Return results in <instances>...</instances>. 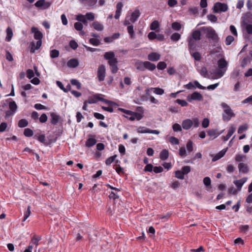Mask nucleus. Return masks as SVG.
Here are the masks:
<instances>
[{
	"mask_svg": "<svg viewBox=\"0 0 252 252\" xmlns=\"http://www.w3.org/2000/svg\"><path fill=\"white\" fill-rule=\"evenodd\" d=\"M32 32L34 33V37L35 39L38 40L36 42V47H34V42L31 43V52L33 53L36 50L38 49L42 44V38L43 34L41 32H40L37 28L35 27L32 28Z\"/></svg>",
	"mask_w": 252,
	"mask_h": 252,
	"instance_id": "nucleus-1",
	"label": "nucleus"
},
{
	"mask_svg": "<svg viewBox=\"0 0 252 252\" xmlns=\"http://www.w3.org/2000/svg\"><path fill=\"white\" fill-rule=\"evenodd\" d=\"M59 130H60L59 129ZM61 132H59L58 133L55 134V137H51L50 136L47 137V139H45L44 134L38 135V134H35L33 136L34 139H37L39 142L43 143L45 146H48L54 143L57 140L58 137L60 136L62 132V130H61Z\"/></svg>",
	"mask_w": 252,
	"mask_h": 252,
	"instance_id": "nucleus-2",
	"label": "nucleus"
},
{
	"mask_svg": "<svg viewBox=\"0 0 252 252\" xmlns=\"http://www.w3.org/2000/svg\"><path fill=\"white\" fill-rule=\"evenodd\" d=\"M205 34L206 37L208 38L211 39L215 42H218L219 41V37L215 30L212 27H203L201 28Z\"/></svg>",
	"mask_w": 252,
	"mask_h": 252,
	"instance_id": "nucleus-3",
	"label": "nucleus"
},
{
	"mask_svg": "<svg viewBox=\"0 0 252 252\" xmlns=\"http://www.w3.org/2000/svg\"><path fill=\"white\" fill-rule=\"evenodd\" d=\"M201 39V32L198 30L192 32L191 36L189 38V49H193L194 46V40H199Z\"/></svg>",
	"mask_w": 252,
	"mask_h": 252,
	"instance_id": "nucleus-4",
	"label": "nucleus"
},
{
	"mask_svg": "<svg viewBox=\"0 0 252 252\" xmlns=\"http://www.w3.org/2000/svg\"><path fill=\"white\" fill-rule=\"evenodd\" d=\"M223 108L224 113L222 114L223 119L224 121H229L230 119L234 116L231 108L226 103H222L221 104Z\"/></svg>",
	"mask_w": 252,
	"mask_h": 252,
	"instance_id": "nucleus-5",
	"label": "nucleus"
},
{
	"mask_svg": "<svg viewBox=\"0 0 252 252\" xmlns=\"http://www.w3.org/2000/svg\"><path fill=\"white\" fill-rule=\"evenodd\" d=\"M228 10V6L226 3L216 2L213 7V11L214 13L225 12Z\"/></svg>",
	"mask_w": 252,
	"mask_h": 252,
	"instance_id": "nucleus-6",
	"label": "nucleus"
},
{
	"mask_svg": "<svg viewBox=\"0 0 252 252\" xmlns=\"http://www.w3.org/2000/svg\"><path fill=\"white\" fill-rule=\"evenodd\" d=\"M143 115L141 113H137L135 112H132L130 111L129 113L127 115L125 116V117L130 121H139L142 119Z\"/></svg>",
	"mask_w": 252,
	"mask_h": 252,
	"instance_id": "nucleus-7",
	"label": "nucleus"
},
{
	"mask_svg": "<svg viewBox=\"0 0 252 252\" xmlns=\"http://www.w3.org/2000/svg\"><path fill=\"white\" fill-rule=\"evenodd\" d=\"M104 58L108 61V63H117V59L115 57V54L113 52H106L104 55Z\"/></svg>",
	"mask_w": 252,
	"mask_h": 252,
	"instance_id": "nucleus-8",
	"label": "nucleus"
},
{
	"mask_svg": "<svg viewBox=\"0 0 252 252\" xmlns=\"http://www.w3.org/2000/svg\"><path fill=\"white\" fill-rule=\"evenodd\" d=\"M97 77L100 81H103L105 77V67L102 64L99 66L97 70Z\"/></svg>",
	"mask_w": 252,
	"mask_h": 252,
	"instance_id": "nucleus-9",
	"label": "nucleus"
},
{
	"mask_svg": "<svg viewBox=\"0 0 252 252\" xmlns=\"http://www.w3.org/2000/svg\"><path fill=\"white\" fill-rule=\"evenodd\" d=\"M199 121L198 118H193L192 120L187 119L183 122L182 126H192L193 125L198 126Z\"/></svg>",
	"mask_w": 252,
	"mask_h": 252,
	"instance_id": "nucleus-10",
	"label": "nucleus"
},
{
	"mask_svg": "<svg viewBox=\"0 0 252 252\" xmlns=\"http://www.w3.org/2000/svg\"><path fill=\"white\" fill-rule=\"evenodd\" d=\"M145 127H138L137 132L140 133H149L155 134H158L159 131L157 130H151L149 128L144 129Z\"/></svg>",
	"mask_w": 252,
	"mask_h": 252,
	"instance_id": "nucleus-11",
	"label": "nucleus"
},
{
	"mask_svg": "<svg viewBox=\"0 0 252 252\" xmlns=\"http://www.w3.org/2000/svg\"><path fill=\"white\" fill-rule=\"evenodd\" d=\"M50 5L51 2L46 1L45 0H39L35 3L36 7H42L43 9L48 8Z\"/></svg>",
	"mask_w": 252,
	"mask_h": 252,
	"instance_id": "nucleus-12",
	"label": "nucleus"
},
{
	"mask_svg": "<svg viewBox=\"0 0 252 252\" xmlns=\"http://www.w3.org/2000/svg\"><path fill=\"white\" fill-rule=\"evenodd\" d=\"M202 99V95L197 92H194L192 94L189 95L187 97V99L189 101H191L192 100H200Z\"/></svg>",
	"mask_w": 252,
	"mask_h": 252,
	"instance_id": "nucleus-13",
	"label": "nucleus"
},
{
	"mask_svg": "<svg viewBox=\"0 0 252 252\" xmlns=\"http://www.w3.org/2000/svg\"><path fill=\"white\" fill-rule=\"evenodd\" d=\"M228 65L227 62L224 59L221 58L218 61V65L219 69L225 70L226 71V68Z\"/></svg>",
	"mask_w": 252,
	"mask_h": 252,
	"instance_id": "nucleus-14",
	"label": "nucleus"
},
{
	"mask_svg": "<svg viewBox=\"0 0 252 252\" xmlns=\"http://www.w3.org/2000/svg\"><path fill=\"white\" fill-rule=\"evenodd\" d=\"M160 55L156 52H153L148 55V59L153 62H156L159 60Z\"/></svg>",
	"mask_w": 252,
	"mask_h": 252,
	"instance_id": "nucleus-15",
	"label": "nucleus"
},
{
	"mask_svg": "<svg viewBox=\"0 0 252 252\" xmlns=\"http://www.w3.org/2000/svg\"><path fill=\"white\" fill-rule=\"evenodd\" d=\"M140 15V12L138 9L135 10L131 14L130 21L132 23L135 22L139 18Z\"/></svg>",
	"mask_w": 252,
	"mask_h": 252,
	"instance_id": "nucleus-16",
	"label": "nucleus"
},
{
	"mask_svg": "<svg viewBox=\"0 0 252 252\" xmlns=\"http://www.w3.org/2000/svg\"><path fill=\"white\" fill-rule=\"evenodd\" d=\"M225 71L224 70H222L221 69H219L216 71H215L213 74L211 78L213 79H217L220 78L222 77L224 74L225 73Z\"/></svg>",
	"mask_w": 252,
	"mask_h": 252,
	"instance_id": "nucleus-17",
	"label": "nucleus"
},
{
	"mask_svg": "<svg viewBox=\"0 0 252 252\" xmlns=\"http://www.w3.org/2000/svg\"><path fill=\"white\" fill-rule=\"evenodd\" d=\"M246 181H247V178H243L240 180L234 181L233 182V183L235 185V186L237 187L238 190H240L241 189V188H242L243 185L246 182Z\"/></svg>",
	"mask_w": 252,
	"mask_h": 252,
	"instance_id": "nucleus-18",
	"label": "nucleus"
},
{
	"mask_svg": "<svg viewBox=\"0 0 252 252\" xmlns=\"http://www.w3.org/2000/svg\"><path fill=\"white\" fill-rule=\"evenodd\" d=\"M238 168L239 172L243 173H247L249 171L247 165L243 162H241L238 164Z\"/></svg>",
	"mask_w": 252,
	"mask_h": 252,
	"instance_id": "nucleus-19",
	"label": "nucleus"
},
{
	"mask_svg": "<svg viewBox=\"0 0 252 252\" xmlns=\"http://www.w3.org/2000/svg\"><path fill=\"white\" fill-rule=\"evenodd\" d=\"M50 116L51 123L54 125H56L60 119V116L54 112L51 113Z\"/></svg>",
	"mask_w": 252,
	"mask_h": 252,
	"instance_id": "nucleus-20",
	"label": "nucleus"
},
{
	"mask_svg": "<svg viewBox=\"0 0 252 252\" xmlns=\"http://www.w3.org/2000/svg\"><path fill=\"white\" fill-rule=\"evenodd\" d=\"M169 152L166 149L162 150L159 154V158L161 160H165L169 157Z\"/></svg>",
	"mask_w": 252,
	"mask_h": 252,
	"instance_id": "nucleus-21",
	"label": "nucleus"
},
{
	"mask_svg": "<svg viewBox=\"0 0 252 252\" xmlns=\"http://www.w3.org/2000/svg\"><path fill=\"white\" fill-rule=\"evenodd\" d=\"M222 131H219L217 129H211L208 131V134L210 136H214L215 138L220 135Z\"/></svg>",
	"mask_w": 252,
	"mask_h": 252,
	"instance_id": "nucleus-22",
	"label": "nucleus"
},
{
	"mask_svg": "<svg viewBox=\"0 0 252 252\" xmlns=\"http://www.w3.org/2000/svg\"><path fill=\"white\" fill-rule=\"evenodd\" d=\"M123 7V4L122 2H118L116 6V14L115 15V18L116 19H118L119 18L120 16V14L121 13L122 8Z\"/></svg>",
	"mask_w": 252,
	"mask_h": 252,
	"instance_id": "nucleus-23",
	"label": "nucleus"
},
{
	"mask_svg": "<svg viewBox=\"0 0 252 252\" xmlns=\"http://www.w3.org/2000/svg\"><path fill=\"white\" fill-rule=\"evenodd\" d=\"M226 152V149H223L221 151H220L219 153L216 155L213 158L212 161H215L221 158L222 157L224 156Z\"/></svg>",
	"mask_w": 252,
	"mask_h": 252,
	"instance_id": "nucleus-24",
	"label": "nucleus"
},
{
	"mask_svg": "<svg viewBox=\"0 0 252 252\" xmlns=\"http://www.w3.org/2000/svg\"><path fill=\"white\" fill-rule=\"evenodd\" d=\"M235 128L234 127H230L228 130V133L226 136H223L222 139L224 141L228 140L229 138L232 136L233 133L235 132Z\"/></svg>",
	"mask_w": 252,
	"mask_h": 252,
	"instance_id": "nucleus-25",
	"label": "nucleus"
},
{
	"mask_svg": "<svg viewBox=\"0 0 252 252\" xmlns=\"http://www.w3.org/2000/svg\"><path fill=\"white\" fill-rule=\"evenodd\" d=\"M67 64L68 67L74 68L78 65L79 62L77 60L73 59L68 61Z\"/></svg>",
	"mask_w": 252,
	"mask_h": 252,
	"instance_id": "nucleus-26",
	"label": "nucleus"
},
{
	"mask_svg": "<svg viewBox=\"0 0 252 252\" xmlns=\"http://www.w3.org/2000/svg\"><path fill=\"white\" fill-rule=\"evenodd\" d=\"M92 26L96 31H102L103 30V25L98 22L95 21L93 23Z\"/></svg>",
	"mask_w": 252,
	"mask_h": 252,
	"instance_id": "nucleus-27",
	"label": "nucleus"
},
{
	"mask_svg": "<svg viewBox=\"0 0 252 252\" xmlns=\"http://www.w3.org/2000/svg\"><path fill=\"white\" fill-rule=\"evenodd\" d=\"M96 143V140L93 138H90L87 140L86 142V146L87 147H91L94 145Z\"/></svg>",
	"mask_w": 252,
	"mask_h": 252,
	"instance_id": "nucleus-28",
	"label": "nucleus"
},
{
	"mask_svg": "<svg viewBox=\"0 0 252 252\" xmlns=\"http://www.w3.org/2000/svg\"><path fill=\"white\" fill-rule=\"evenodd\" d=\"M156 65L149 62H145V69L146 68L150 70H154L156 68Z\"/></svg>",
	"mask_w": 252,
	"mask_h": 252,
	"instance_id": "nucleus-29",
	"label": "nucleus"
},
{
	"mask_svg": "<svg viewBox=\"0 0 252 252\" xmlns=\"http://www.w3.org/2000/svg\"><path fill=\"white\" fill-rule=\"evenodd\" d=\"M82 3H87L89 6H93L94 5L97 0H79Z\"/></svg>",
	"mask_w": 252,
	"mask_h": 252,
	"instance_id": "nucleus-30",
	"label": "nucleus"
},
{
	"mask_svg": "<svg viewBox=\"0 0 252 252\" xmlns=\"http://www.w3.org/2000/svg\"><path fill=\"white\" fill-rule=\"evenodd\" d=\"M135 66L138 70L144 71L145 70V62L138 61L135 63Z\"/></svg>",
	"mask_w": 252,
	"mask_h": 252,
	"instance_id": "nucleus-31",
	"label": "nucleus"
},
{
	"mask_svg": "<svg viewBox=\"0 0 252 252\" xmlns=\"http://www.w3.org/2000/svg\"><path fill=\"white\" fill-rule=\"evenodd\" d=\"M6 33H7V36L6 37V39L8 41H9L11 40L12 37L13 36V32H12V30L11 28L8 27L7 28Z\"/></svg>",
	"mask_w": 252,
	"mask_h": 252,
	"instance_id": "nucleus-32",
	"label": "nucleus"
},
{
	"mask_svg": "<svg viewBox=\"0 0 252 252\" xmlns=\"http://www.w3.org/2000/svg\"><path fill=\"white\" fill-rule=\"evenodd\" d=\"M243 28L248 34H252V25L245 23L243 25Z\"/></svg>",
	"mask_w": 252,
	"mask_h": 252,
	"instance_id": "nucleus-33",
	"label": "nucleus"
},
{
	"mask_svg": "<svg viewBox=\"0 0 252 252\" xmlns=\"http://www.w3.org/2000/svg\"><path fill=\"white\" fill-rule=\"evenodd\" d=\"M159 26V22L157 21H154L150 25V29L152 31H156Z\"/></svg>",
	"mask_w": 252,
	"mask_h": 252,
	"instance_id": "nucleus-34",
	"label": "nucleus"
},
{
	"mask_svg": "<svg viewBox=\"0 0 252 252\" xmlns=\"http://www.w3.org/2000/svg\"><path fill=\"white\" fill-rule=\"evenodd\" d=\"M90 43L94 45V46H98L100 44V41L99 39L97 38H92L89 40Z\"/></svg>",
	"mask_w": 252,
	"mask_h": 252,
	"instance_id": "nucleus-35",
	"label": "nucleus"
},
{
	"mask_svg": "<svg viewBox=\"0 0 252 252\" xmlns=\"http://www.w3.org/2000/svg\"><path fill=\"white\" fill-rule=\"evenodd\" d=\"M175 177L179 179L183 180L184 179V172L182 170H177L175 172Z\"/></svg>",
	"mask_w": 252,
	"mask_h": 252,
	"instance_id": "nucleus-36",
	"label": "nucleus"
},
{
	"mask_svg": "<svg viewBox=\"0 0 252 252\" xmlns=\"http://www.w3.org/2000/svg\"><path fill=\"white\" fill-rule=\"evenodd\" d=\"M116 157L117 155H115L113 156H111L107 158L105 160V164L107 165H110L115 160Z\"/></svg>",
	"mask_w": 252,
	"mask_h": 252,
	"instance_id": "nucleus-37",
	"label": "nucleus"
},
{
	"mask_svg": "<svg viewBox=\"0 0 252 252\" xmlns=\"http://www.w3.org/2000/svg\"><path fill=\"white\" fill-rule=\"evenodd\" d=\"M182 28V25L178 22H175L172 24V28L176 31H179Z\"/></svg>",
	"mask_w": 252,
	"mask_h": 252,
	"instance_id": "nucleus-38",
	"label": "nucleus"
},
{
	"mask_svg": "<svg viewBox=\"0 0 252 252\" xmlns=\"http://www.w3.org/2000/svg\"><path fill=\"white\" fill-rule=\"evenodd\" d=\"M33 131L29 128H25L24 130V134L26 137H31L33 135Z\"/></svg>",
	"mask_w": 252,
	"mask_h": 252,
	"instance_id": "nucleus-39",
	"label": "nucleus"
},
{
	"mask_svg": "<svg viewBox=\"0 0 252 252\" xmlns=\"http://www.w3.org/2000/svg\"><path fill=\"white\" fill-rule=\"evenodd\" d=\"M199 72L201 74V75L204 77H206L208 74V70L206 67H202L200 69Z\"/></svg>",
	"mask_w": 252,
	"mask_h": 252,
	"instance_id": "nucleus-40",
	"label": "nucleus"
},
{
	"mask_svg": "<svg viewBox=\"0 0 252 252\" xmlns=\"http://www.w3.org/2000/svg\"><path fill=\"white\" fill-rule=\"evenodd\" d=\"M59 56V51L57 50H52L50 52V57L52 58H55L58 57Z\"/></svg>",
	"mask_w": 252,
	"mask_h": 252,
	"instance_id": "nucleus-41",
	"label": "nucleus"
},
{
	"mask_svg": "<svg viewBox=\"0 0 252 252\" xmlns=\"http://www.w3.org/2000/svg\"><path fill=\"white\" fill-rule=\"evenodd\" d=\"M169 141L173 145H178L180 143L179 139L174 136L170 137Z\"/></svg>",
	"mask_w": 252,
	"mask_h": 252,
	"instance_id": "nucleus-42",
	"label": "nucleus"
},
{
	"mask_svg": "<svg viewBox=\"0 0 252 252\" xmlns=\"http://www.w3.org/2000/svg\"><path fill=\"white\" fill-rule=\"evenodd\" d=\"M181 38V35L180 34L178 33H174L172 34L171 36V39L173 41H178Z\"/></svg>",
	"mask_w": 252,
	"mask_h": 252,
	"instance_id": "nucleus-43",
	"label": "nucleus"
},
{
	"mask_svg": "<svg viewBox=\"0 0 252 252\" xmlns=\"http://www.w3.org/2000/svg\"><path fill=\"white\" fill-rule=\"evenodd\" d=\"M234 40V38L232 36L228 35L226 37L225 43L227 45H229Z\"/></svg>",
	"mask_w": 252,
	"mask_h": 252,
	"instance_id": "nucleus-44",
	"label": "nucleus"
},
{
	"mask_svg": "<svg viewBox=\"0 0 252 252\" xmlns=\"http://www.w3.org/2000/svg\"><path fill=\"white\" fill-rule=\"evenodd\" d=\"M127 32L130 34L131 38H134V34L133 31V26L132 25H129L127 27Z\"/></svg>",
	"mask_w": 252,
	"mask_h": 252,
	"instance_id": "nucleus-45",
	"label": "nucleus"
},
{
	"mask_svg": "<svg viewBox=\"0 0 252 252\" xmlns=\"http://www.w3.org/2000/svg\"><path fill=\"white\" fill-rule=\"evenodd\" d=\"M74 28L78 31H81L83 30V26L82 24L80 22H76L74 24Z\"/></svg>",
	"mask_w": 252,
	"mask_h": 252,
	"instance_id": "nucleus-46",
	"label": "nucleus"
},
{
	"mask_svg": "<svg viewBox=\"0 0 252 252\" xmlns=\"http://www.w3.org/2000/svg\"><path fill=\"white\" fill-rule=\"evenodd\" d=\"M117 63H112L111 64H109L111 67V71L113 73H116L118 70Z\"/></svg>",
	"mask_w": 252,
	"mask_h": 252,
	"instance_id": "nucleus-47",
	"label": "nucleus"
},
{
	"mask_svg": "<svg viewBox=\"0 0 252 252\" xmlns=\"http://www.w3.org/2000/svg\"><path fill=\"white\" fill-rule=\"evenodd\" d=\"M153 169H154V166L153 165L151 164V163H149V164H147L146 166L144 168V171L145 172H152V171H153Z\"/></svg>",
	"mask_w": 252,
	"mask_h": 252,
	"instance_id": "nucleus-48",
	"label": "nucleus"
},
{
	"mask_svg": "<svg viewBox=\"0 0 252 252\" xmlns=\"http://www.w3.org/2000/svg\"><path fill=\"white\" fill-rule=\"evenodd\" d=\"M157 67L160 70L164 69L166 67V63L164 62H160L158 64Z\"/></svg>",
	"mask_w": 252,
	"mask_h": 252,
	"instance_id": "nucleus-49",
	"label": "nucleus"
},
{
	"mask_svg": "<svg viewBox=\"0 0 252 252\" xmlns=\"http://www.w3.org/2000/svg\"><path fill=\"white\" fill-rule=\"evenodd\" d=\"M249 226L248 225H240L239 229L241 232L246 233L248 231Z\"/></svg>",
	"mask_w": 252,
	"mask_h": 252,
	"instance_id": "nucleus-50",
	"label": "nucleus"
},
{
	"mask_svg": "<svg viewBox=\"0 0 252 252\" xmlns=\"http://www.w3.org/2000/svg\"><path fill=\"white\" fill-rule=\"evenodd\" d=\"M86 18L88 20L93 21L94 19L95 16L93 13H87L86 14Z\"/></svg>",
	"mask_w": 252,
	"mask_h": 252,
	"instance_id": "nucleus-51",
	"label": "nucleus"
},
{
	"mask_svg": "<svg viewBox=\"0 0 252 252\" xmlns=\"http://www.w3.org/2000/svg\"><path fill=\"white\" fill-rule=\"evenodd\" d=\"M10 109L12 111L13 113L17 109V105L14 101L10 102L9 104Z\"/></svg>",
	"mask_w": 252,
	"mask_h": 252,
	"instance_id": "nucleus-52",
	"label": "nucleus"
},
{
	"mask_svg": "<svg viewBox=\"0 0 252 252\" xmlns=\"http://www.w3.org/2000/svg\"><path fill=\"white\" fill-rule=\"evenodd\" d=\"M153 90L154 93L157 94L161 95L164 93V90L159 88H154Z\"/></svg>",
	"mask_w": 252,
	"mask_h": 252,
	"instance_id": "nucleus-53",
	"label": "nucleus"
},
{
	"mask_svg": "<svg viewBox=\"0 0 252 252\" xmlns=\"http://www.w3.org/2000/svg\"><path fill=\"white\" fill-rule=\"evenodd\" d=\"M203 183L207 187L210 186L211 183V179L209 177H205L203 179Z\"/></svg>",
	"mask_w": 252,
	"mask_h": 252,
	"instance_id": "nucleus-54",
	"label": "nucleus"
},
{
	"mask_svg": "<svg viewBox=\"0 0 252 252\" xmlns=\"http://www.w3.org/2000/svg\"><path fill=\"white\" fill-rule=\"evenodd\" d=\"M31 214V207L29 206L27 208V211L25 212L24 214V217L23 219V221H25L29 217Z\"/></svg>",
	"mask_w": 252,
	"mask_h": 252,
	"instance_id": "nucleus-55",
	"label": "nucleus"
},
{
	"mask_svg": "<svg viewBox=\"0 0 252 252\" xmlns=\"http://www.w3.org/2000/svg\"><path fill=\"white\" fill-rule=\"evenodd\" d=\"M207 18L209 20L212 22H216L217 21V17L213 14L208 15Z\"/></svg>",
	"mask_w": 252,
	"mask_h": 252,
	"instance_id": "nucleus-56",
	"label": "nucleus"
},
{
	"mask_svg": "<svg viewBox=\"0 0 252 252\" xmlns=\"http://www.w3.org/2000/svg\"><path fill=\"white\" fill-rule=\"evenodd\" d=\"M187 149L189 152L193 150V142L191 140H189L187 144Z\"/></svg>",
	"mask_w": 252,
	"mask_h": 252,
	"instance_id": "nucleus-57",
	"label": "nucleus"
},
{
	"mask_svg": "<svg viewBox=\"0 0 252 252\" xmlns=\"http://www.w3.org/2000/svg\"><path fill=\"white\" fill-rule=\"evenodd\" d=\"M191 168L189 166H184L182 168V171L184 172V174H188L190 171Z\"/></svg>",
	"mask_w": 252,
	"mask_h": 252,
	"instance_id": "nucleus-58",
	"label": "nucleus"
},
{
	"mask_svg": "<svg viewBox=\"0 0 252 252\" xmlns=\"http://www.w3.org/2000/svg\"><path fill=\"white\" fill-rule=\"evenodd\" d=\"M163 171V169L160 166L154 167L153 171L155 173H159L162 172Z\"/></svg>",
	"mask_w": 252,
	"mask_h": 252,
	"instance_id": "nucleus-59",
	"label": "nucleus"
},
{
	"mask_svg": "<svg viewBox=\"0 0 252 252\" xmlns=\"http://www.w3.org/2000/svg\"><path fill=\"white\" fill-rule=\"evenodd\" d=\"M76 19L79 22H84L85 20L86 19V15L79 14L76 16Z\"/></svg>",
	"mask_w": 252,
	"mask_h": 252,
	"instance_id": "nucleus-60",
	"label": "nucleus"
},
{
	"mask_svg": "<svg viewBox=\"0 0 252 252\" xmlns=\"http://www.w3.org/2000/svg\"><path fill=\"white\" fill-rule=\"evenodd\" d=\"M27 75L29 79H31L34 76V74L32 70L29 69L27 70Z\"/></svg>",
	"mask_w": 252,
	"mask_h": 252,
	"instance_id": "nucleus-61",
	"label": "nucleus"
},
{
	"mask_svg": "<svg viewBox=\"0 0 252 252\" xmlns=\"http://www.w3.org/2000/svg\"><path fill=\"white\" fill-rule=\"evenodd\" d=\"M180 186V184L179 181H176L173 182L171 185V188L174 189H177Z\"/></svg>",
	"mask_w": 252,
	"mask_h": 252,
	"instance_id": "nucleus-62",
	"label": "nucleus"
},
{
	"mask_svg": "<svg viewBox=\"0 0 252 252\" xmlns=\"http://www.w3.org/2000/svg\"><path fill=\"white\" fill-rule=\"evenodd\" d=\"M71 83L72 85L76 86L78 89H81V84L77 80L72 79L71 80Z\"/></svg>",
	"mask_w": 252,
	"mask_h": 252,
	"instance_id": "nucleus-63",
	"label": "nucleus"
},
{
	"mask_svg": "<svg viewBox=\"0 0 252 252\" xmlns=\"http://www.w3.org/2000/svg\"><path fill=\"white\" fill-rule=\"evenodd\" d=\"M69 45L70 47L73 49H76L78 46L77 43L74 40H71L70 41Z\"/></svg>",
	"mask_w": 252,
	"mask_h": 252,
	"instance_id": "nucleus-64",
	"label": "nucleus"
}]
</instances>
